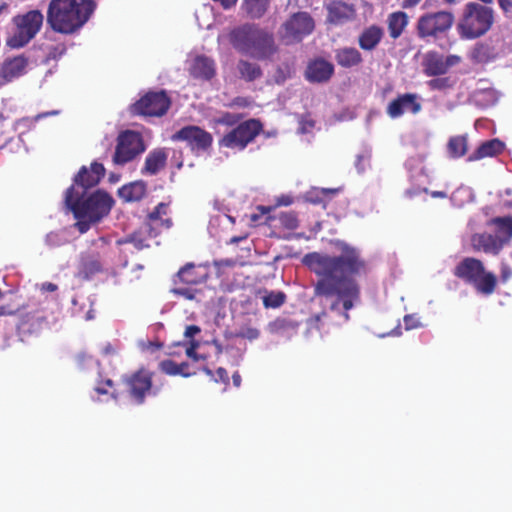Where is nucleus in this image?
Instances as JSON below:
<instances>
[{
  "mask_svg": "<svg viewBox=\"0 0 512 512\" xmlns=\"http://www.w3.org/2000/svg\"><path fill=\"white\" fill-rule=\"evenodd\" d=\"M189 367H190V365L187 362H182V363L178 364V370H179L178 375H181L182 377H190L192 375H195L196 372L195 371L191 372L189 370Z\"/></svg>",
  "mask_w": 512,
  "mask_h": 512,
  "instance_id": "603ef678",
  "label": "nucleus"
},
{
  "mask_svg": "<svg viewBox=\"0 0 512 512\" xmlns=\"http://www.w3.org/2000/svg\"><path fill=\"white\" fill-rule=\"evenodd\" d=\"M168 155L164 148H156L146 156L144 166L141 169L143 175H156L165 168Z\"/></svg>",
  "mask_w": 512,
  "mask_h": 512,
  "instance_id": "b1692460",
  "label": "nucleus"
},
{
  "mask_svg": "<svg viewBox=\"0 0 512 512\" xmlns=\"http://www.w3.org/2000/svg\"><path fill=\"white\" fill-rule=\"evenodd\" d=\"M420 97L415 93L399 94L386 108V113L391 119H396L405 113L417 114L421 111Z\"/></svg>",
  "mask_w": 512,
  "mask_h": 512,
  "instance_id": "a211bd4d",
  "label": "nucleus"
},
{
  "mask_svg": "<svg viewBox=\"0 0 512 512\" xmlns=\"http://www.w3.org/2000/svg\"><path fill=\"white\" fill-rule=\"evenodd\" d=\"M489 224L496 227L498 234L496 237L504 241V245L509 243L512 239V217H495L490 220Z\"/></svg>",
  "mask_w": 512,
  "mask_h": 512,
  "instance_id": "72a5a7b5",
  "label": "nucleus"
},
{
  "mask_svg": "<svg viewBox=\"0 0 512 512\" xmlns=\"http://www.w3.org/2000/svg\"><path fill=\"white\" fill-rule=\"evenodd\" d=\"M498 3L505 14L512 13V0H498Z\"/></svg>",
  "mask_w": 512,
  "mask_h": 512,
  "instance_id": "4d7b16f0",
  "label": "nucleus"
},
{
  "mask_svg": "<svg viewBox=\"0 0 512 512\" xmlns=\"http://www.w3.org/2000/svg\"><path fill=\"white\" fill-rule=\"evenodd\" d=\"M471 243L474 250L492 255H498L504 247V241L488 233L474 234Z\"/></svg>",
  "mask_w": 512,
  "mask_h": 512,
  "instance_id": "4be33fe9",
  "label": "nucleus"
},
{
  "mask_svg": "<svg viewBox=\"0 0 512 512\" xmlns=\"http://www.w3.org/2000/svg\"><path fill=\"white\" fill-rule=\"evenodd\" d=\"M173 141H184L192 150H207L213 142L212 135L199 126L189 125L172 135Z\"/></svg>",
  "mask_w": 512,
  "mask_h": 512,
  "instance_id": "dca6fc26",
  "label": "nucleus"
},
{
  "mask_svg": "<svg viewBox=\"0 0 512 512\" xmlns=\"http://www.w3.org/2000/svg\"><path fill=\"white\" fill-rule=\"evenodd\" d=\"M207 376H209L212 380L214 378V373L213 371L207 367V366H203L202 369H201Z\"/></svg>",
  "mask_w": 512,
  "mask_h": 512,
  "instance_id": "338daca9",
  "label": "nucleus"
},
{
  "mask_svg": "<svg viewBox=\"0 0 512 512\" xmlns=\"http://www.w3.org/2000/svg\"><path fill=\"white\" fill-rule=\"evenodd\" d=\"M189 70L190 74L194 78L210 80L215 75V63L207 56H196L193 59Z\"/></svg>",
  "mask_w": 512,
  "mask_h": 512,
  "instance_id": "cd10ccee",
  "label": "nucleus"
},
{
  "mask_svg": "<svg viewBox=\"0 0 512 512\" xmlns=\"http://www.w3.org/2000/svg\"><path fill=\"white\" fill-rule=\"evenodd\" d=\"M468 138L464 135L453 136L447 143V151L451 158H460L467 153Z\"/></svg>",
  "mask_w": 512,
  "mask_h": 512,
  "instance_id": "f704fd0d",
  "label": "nucleus"
},
{
  "mask_svg": "<svg viewBox=\"0 0 512 512\" xmlns=\"http://www.w3.org/2000/svg\"><path fill=\"white\" fill-rule=\"evenodd\" d=\"M152 376L153 373L145 368L122 376L125 391L135 404L141 405L145 402L147 394L152 389Z\"/></svg>",
  "mask_w": 512,
  "mask_h": 512,
  "instance_id": "2eb2a0df",
  "label": "nucleus"
},
{
  "mask_svg": "<svg viewBox=\"0 0 512 512\" xmlns=\"http://www.w3.org/2000/svg\"><path fill=\"white\" fill-rule=\"evenodd\" d=\"M232 381H233L234 386L240 387L242 380H241V376L238 372L233 373Z\"/></svg>",
  "mask_w": 512,
  "mask_h": 512,
  "instance_id": "0e129e2a",
  "label": "nucleus"
},
{
  "mask_svg": "<svg viewBox=\"0 0 512 512\" xmlns=\"http://www.w3.org/2000/svg\"><path fill=\"white\" fill-rule=\"evenodd\" d=\"M278 203L280 205L288 206V205H290L292 203V200L288 196L287 197H282V198L279 199Z\"/></svg>",
  "mask_w": 512,
  "mask_h": 512,
  "instance_id": "69168bd1",
  "label": "nucleus"
},
{
  "mask_svg": "<svg viewBox=\"0 0 512 512\" xmlns=\"http://www.w3.org/2000/svg\"><path fill=\"white\" fill-rule=\"evenodd\" d=\"M249 103H250L249 100L244 97H236L232 102L233 105H236L239 107H247L249 105Z\"/></svg>",
  "mask_w": 512,
  "mask_h": 512,
  "instance_id": "052dcab7",
  "label": "nucleus"
},
{
  "mask_svg": "<svg viewBox=\"0 0 512 512\" xmlns=\"http://www.w3.org/2000/svg\"><path fill=\"white\" fill-rule=\"evenodd\" d=\"M493 20L491 8L478 3H468L458 23L459 35L462 39H476L488 32Z\"/></svg>",
  "mask_w": 512,
  "mask_h": 512,
  "instance_id": "423d86ee",
  "label": "nucleus"
},
{
  "mask_svg": "<svg viewBox=\"0 0 512 512\" xmlns=\"http://www.w3.org/2000/svg\"><path fill=\"white\" fill-rule=\"evenodd\" d=\"M314 28L315 22L309 13L297 12L282 24L280 37L287 45L298 43L310 35Z\"/></svg>",
  "mask_w": 512,
  "mask_h": 512,
  "instance_id": "ddd939ff",
  "label": "nucleus"
},
{
  "mask_svg": "<svg viewBox=\"0 0 512 512\" xmlns=\"http://www.w3.org/2000/svg\"><path fill=\"white\" fill-rule=\"evenodd\" d=\"M236 261L233 259H221L214 261V266L217 268L218 275L221 273L222 269L225 267H234Z\"/></svg>",
  "mask_w": 512,
  "mask_h": 512,
  "instance_id": "09e8293b",
  "label": "nucleus"
},
{
  "mask_svg": "<svg viewBox=\"0 0 512 512\" xmlns=\"http://www.w3.org/2000/svg\"><path fill=\"white\" fill-rule=\"evenodd\" d=\"M335 61L343 68H352L362 63L361 53L354 47H344L335 50Z\"/></svg>",
  "mask_w": 512,
  "mask_h": 512,
  "instance_id": "c85d7f7f",
  "label": "nucleus"
},
{
  "mask_svg": "<svg viewBox=\"0 0 512 512\" xmlns=\"http://www.w3.org/2000/svg\"><path fill=\"white\" fill-rule=\"evenodd\" d=\"M263 131L259 119L251 118L238 123L236 127L224 134L218 141L220 148L243 151Z\"/></svg>",
  "mask_w": 512,
  "mask_h": 512,
  "instance_id": "6e6552de",
  "label": "nucleus"
},
{
  "mask_svg": "<svg viewBox=\"0 0 512 512\" xmlns=\"http://www.w3.org/2000/svg\"><path fill=\"white\" fill-rule=\"evenodd\" d=\"M453 81L450 77H437L427 82L431 90L444 91L453 87Z\"/></svg>",
  "mask_w": 512,
  "mask_h": 512,
  "instance_id": "58836bf2",
  "label": "nucleus"
},
{
  "mask_svg": "<svg viewBox=\"0 0 512 512\" xmlns=\"http://www.w3.org/2000/svg\"><path fill=\"white\" fill-rule=\"evenodd\" d=\"M334 74V65L323 59L316 58L310 61L305 71V78L310 83H326Z\"/></svg>",
  "mask_w": 512,
  "mask_h": 512,
  "instance_id": "aec40b11",
  "label": "nucleus"
},
{
  "mask_svg": "<svg viewBox=\"0 0 512 512\" xmlns=\"http://www.w3.org/2000/svg\"><path fill=\"white\" fill-rule=\"evenodd\" d=\"M173 222L168 217V204L161 202L147 216L145 226L152 231V236H158L163 230L172 227Z\"/></svg>",
  "mask_w": 512,
  "mask_h": 512,
  "instance_id": "412c9836",
  "label": "nucleus"
},
{
  "mask_svg": "<svg viewBox=\"0 0 512 512\" xmlns=\"http://www.w3.org/2000/svg\"><path fill=\"white\" fill-rule=\"evenodd\" d=\"M384 37L382 27L372 24L363 29L358 36V45L364 51H373Z\"/></svg>",
  "mask_w": 512,
  "mask_h": 512,
  "instance_id": "5701e85b",
  "label": "nucleus"
},
{
  "mask_svg": "<svg viewBox=\"0 0 512 512\" xmlns=\"http://www.w3.org/2000/svg\"><path fill=\"white\" fill-rule=\"evenodd\" d=\"M336 192V189H321V191H319L318 193L321 194L322 196H327L328 194H334Z\"/></svg>",
  "mask_w": 512,
  "mask_h": 512,
  "instance_id": "774afa93",
  "label": "nucleus"
},
{
  "mask_svg": "<svg viewBox=\"0 0 512 512\" xmlns=\"http://www.w3.org/2000/svg\"><path fill=\"white\" fill-rule=\"evenodd\" d=\"M340 254L311 252L304 256L303 264L317 277L313 284L314 296L324 308L309 319L311 327L322 329L332 312L344 323L350 320L349 311L361 300L358 278L370 272V265L361 251L344 241L336 242Z\"/></svg>",
  "mask_w": 512,
  "mask_h": 512,
  "instance_id": "f257e3e1",
  "label": "nucleus"
},
{
  "mask_svg": "<svg viewBox=\"0 0 512 512\" xmlns=\"http://www.w3.org/2000/svg\"><path fill=\"white\" fill-rule=\"evenodd\" d=\"M106 169L100 162L93 161L90 166H82L73 178L72 185L66 190L65 195L71 199L75 194H86L88 190L97 186L104 178Z\"/></svg>",
  "mask_w": 512,
  "mask_h": 512,
  "instance_id": "4468645a",
  "label": "nucleus"
},
{
  "mask_svg": "<svg viewBox=\"0 0 512 512\" xmlns=\"http://www.w3.org/2000/svg\"><path fill=\"white\" fill-rule=\"evenodd\" d=\"M207 277V273L201 270V266L187 263L174 276V287L171 289V292L176 296L192 300L198 292L194 286L205 282Z\"/></svg>",
  "mask_w": 512,
  "mask_h": 512,
  "instance_id": "1a4fd4ad",
  "label": "nucleus"
},
{
  "mask_svg": "<svg viewBox=\"0 0 512 512\" xmlns=\"http://www.w3.org/2000/svg\"><path fill=\"white\" fill-rule=\"evenodd\" d=\"M214 2H219L220 5L224 8V9H229L231 8L232 6H234L237 2V0H213Z\"/></svg>",
  "mask_w": 512,
  "mask_h": 512,
  "instance_id": "680f3d73",
  "label": "nucleus"
},
{
  "mask_svg": "<svg viewBox=\"0 0 512 512\" xmlns=\"http://www.w3.org/2000/svg\"><path fill=\"white\" fill-rule=\"evenodd\" d=\"M96 7L94 0H51L46 21L54 32L71 35L89 21Z\"/></svg>",
  "mask_w": 512,
  "mask_h": 512,
  "instance_id": "f03ea898",
  "label": "nucleus"
},
{
  "mask_svg": "<svg viewBox=\"0 0 512 512\" xmlns=\"http://www.w3.org/2000/svg\"><path fill=\"white\" fill-rule=\"evenodd\" d=\"M102 271V264L98 257L88 256L84 258L80 265V274L85 279H90Z\"/></svg>",
  "mask_w": 512,
  "mask_h": 512,
  "instance_id": "c9c22d12",
  "label": "nucleus"
},
{
  "mask_svg": "<svg viewBox=\"0 0 512 512\" xmlns=\"http://www.w3.org/2000/svg\"><path fill=\"white\" fill-rule=\"evenodd\" d=\"M404 325L407 330L414 329L419 327L420 323L418 318H416L414 315H405L404 316Z\"/></svg>",
  "mask_w": 512,
  "mask_h": 512,
  "instance_id": "3c124183",
  "label": "nucleus"
},
{
  "mask_svg": "<svg viewBox=\"0 0 512 512\" xmlns=\"http://www.w3.org/2000/svg\"><path fill=\"white\" fill-rule=\"evenodd\" d=\"M114 387V382L110 378L103 379L101 376L97 380L95 391L99 395H105L109 393V390Z\"/></svg>",
  "mask_w": 512,
  "mask_h": 512,
  "instance_id": "c03bdc74",
  "label": "nucleus"
},
{
  "mask_svg": "<svg viewBox=\"0 0 512 512\" xmlns=\"http://www.w3.org/2000/svg\"><path fill=\"white\" fill-rule=\"evenodd\" d=\"M328 21L334 24L342 23L352 19L355 15L353 5L340 0L332 1L328 6Z\"/></svg>",
  "mask_w": 512,
  "mask_h": 512,
  "instance_id": "bb28decb",
  "label": "nucleus"
},
{
  "mask_svg": "<svg viewBox=\"0 0 512 512\" xmlns=\"http://www.w3.org/2000/svg\"><path fill=\"white\" fill-rule=\"evenodd\" d=\"M159 368L167 375L176 376L179 374L178 364L171 359L161 361L159 363Z\"/></svg>",
  "mask_w": 512,
  "mask_h": 512,
  "instance_id": "37998d69",
  "label": "nucleus"
},
{
  "mask_svg": "<svg viewBox=\"0 0 512 512\" xmlns=\"http://www.w3.org/2000/svg\"><path fill=\"white\" fill-rule=\"evenodd\" d=\"M146 150L144 139L139 132L125 130L117 137L112 161L115 165H125Z\"/></svg>",
  "mask_w": 512,
  "mask_h": 512,
  "instance_id": "9d476101",
  "label": "nucleus"
},
{
  "mask_svg": "<svg viewBox=\"0 0 512 512\" xmlns=\"http://www.w3.org/2000/svg\"><path fill=\"white\" fill-rule=\"evenodd\" d=\"M216 375H217V377H214L213 381L221 382V383H223L225 385L229 384V376H228V373H227L225 368L219 367L216 370Z\"/></svg>",
  "mask_w": 512,
  "mask_h": 512,
  "instance_id": "8fccbe9b",
  "label": "nucleus"
},
{
  "mask_svg": "<svg viewBox=\"0 0 512 512\" xmlns=\"http://www.w3.org/2000/svg\"><path fill=\"white\" fill-rule=\"evenodd\" d=\"M260 336V331L257 328L245 326L236 332L235 337L248 339L250 341L257 339Z\"/></svg>",
  "mask_w": 512,
  "mask_h": 512,
  "instance_id": "79ce46f5",
  "label": "nucleus"
},
{
  "mask_svg": "<svg viewBox=\"0 0 512 512\" xmlns=\"http://www.w3.org/2000/svg\"><path fill=\"white\" fill-rule=\"evenodd\" d=\"M408 15L403 11L393 12L388 15L387 25L392 39L399 38L408 25Z\"/></svg>",
  "mask_w": 512,
  "mask_h": 512,
  "instance_id": "c756f323",
  "label": "nucleus"
},
{
  "mask_svg": "<svg viewBox=\"0 0 512 512\" xmlns=\"http://www.w3.org/2000/svg\"><path fill=\"white\" fill-rule=\"evenodd\" d=\"M65 203L77 220L76 229L81 233H86L92 225L99 223L103 218L109 215L113 205V197L102 189H97L88 194H75L69 199L65 195Z\"/></svg>",
  "mask_w": 512,
  "mask_h": 512,
  "instance_id": "7ed1b4c3",
  "label": "nucleus"
},
{
  "mask_svg": "<svg viewBox=\"0 0 512 512\" xmlns=\"http://www.w3.org/2000/svg\"><path fill=\"white\" fill-rule=\"evenodd\" d=\"M422 0H402L401 7L411 9L416 7Z\"/></svg>",
  "mask_w": 512,
  "mask_h": 512,
  "instance_id": "bf43d9fd",
  "label": "nucleus"
},
{
  "mask_svg": "<svg viewBox=\"0 0 512 512\" xmlns=\"http://www.w3.org/2000/svg\"><path fill=\"white\" fill-rule=\"evenodd\" d=\"M460 61L461 57L457 55L444 57L438 52L430 51L423 58V72L428 77L441 76L446 74L451 67L459 64Z\"/></svg>",
  "mask_w": 512,
  "mask_h": 512,
  "instance_id": "f3484780",
  "label": "nucleus"
},
{
  "mask_svg": "<svg viewBox=\"0 0 512 512\" xmlns=\"http://www.w3.org/2000/svg\"><path fill=\"white\" fill-rule=\"evenodd\" d=\"M201 332V329L197 325H188L185 329L184 336L186 338H194L197 334Z\"/></svg>",
  "mask_w": 512,
  "mask_h": 512,
  "instance_id": "864d4df0",
  "label": "nucleus"
},
{
  "mask_svg": "<svg viewBox=\"0 0 512 512\" xmlns=\"http://www.w3.org/2000/svg\"><path fill=\"white\" fill-rule=\"evenodd\" d=\"M271 0H244L242 10L251 19H260L267 12Z\"/></svg>",
  "mask_w": 512,
  "mask_h": 512,
  "instance_id": "473e14b6",
  "label": "nucleus"
},
{
  "mask_svg": "<svg viewBox=\"0 0 512 512\" xmlns=\"http://www.w3.org/2000/svg\"><path fill=\"white\" fill-rule=\"evenodd\" d=\"M430 195L433 198H441V199H444V198L448 197V195H447V193L445 191H431Z\"/></svg>",
  "mask_w": 512,
  "mask_h": 512,
  "instance_id": "e2e57ef3",
  "label": "nucleus"
},
{
  "mask_svg": "<svg viewBox=\"0 0 512 512\" xmlns=\"http://www.w3.org/2000/svg\"><path fill=\"white\" fill-rule=\"evenodd\" d=\"M504 148V143L497 138L487 140L481 143L479 147L468 156L467 161L475 162L487 157H495L501 154Z\"/></svg>",
  "mask_w": 512,
  "mask_h": 512,
  "instance_id": "393cba45",
  "label": "nucleus"
},
{
  "mask_svg": "<svg viewBox=\"0 0 512 512\" xmlns=\"http://www.w3.org/2000/svg\"><path fill=\"white\" fill-rule=\"evenodd\" d=\"M453 275L472 285L475 290L483 295H491L497 286L496 276L486 271L483 262L474 257H465L454 268Z\"/></svg>",
  "mask_w": 512,
  "mask_h": 512,
  "instance_id": "39448f33",
  "label": "nucleus"
},
{
  "mask_svg": "<svg viewBox=\"0 0 512 512\" xmlns=\"http://www.w3.org/2000/svg\"><path fill=\"white\" fill-rule=\"evenodd\" d=\"M512 276V269L506 264V263H502L501 265V280L503 282H506L508 281Z\"/></svg>",
  "mask_w": 512,
  "mask_h": 512,
  "instance_id": "5fc2aeb1",
  "label": "nucleus"
},
{
  "mask_svg": "<svg viewBox=\"0 0 512 512\" xmlns=\"http://www.w3.org/2000/svg\"><path fill=\"white\" fill-rule=\"evenodd\" d=\"M22 309V306L17 303H9L6 305H0V316H12L18 313Z\"/></svg>",
  "mask_w": 512,
  "mask_h": 512,
  "instance_id": "49530a36",
  "label": "nucleus"
},
{
  "mask_svg": "<svg viewBox=\"0 0 512 512\" xmlns=\"http://www.w3.org/2000/svg\"><path fill=\"white\" fill-rule=\"evenodd\" d=\"M278 220L284 228L294 230L298 227V218L295 212H283L279 215Z\"/></svg>",
  "mask_w": 512,
  "mask_h": 512,
  "instance_id": "ea45409f",
  "label": "nucleus"
},
{
  "mask_svg": "<svg viewBox=\"0 0 512 512\" xmlns=\"http://www.w3.org/2000/svg\"><path fill=\"white\" fill-rule=\"evenodd\" d=\"M117 193L125 203L138 202L145 197L147 184L143 180L133 181L120 187Z\"/></svg>",
  "mask_w": 512,
  "mask_h": 512,
  "instance_id": "a878e982",
  "label": "nucleus"
},
{
  "mask_svg": "<svg viewBox=\"0 0 512 512\" xmlns=\"http://www.w3.org/2000/svg\"><path fill=\"white\" fill-rule=\"evenodd\" d=\"M43 20L44 16L40 10H30L14 16L12 23L15 30L7 39V45L14 49L26 46L41 30Z\"/></svg>",
  "mask_w": 512,
  "mask_h": 512,
  "instance_id": "0eeeda50",
  "label": "nucleus"
},
{
  "mask_svg": "<svg viewBox=\"0 0 512 512\" xmlns=\"http://www.w3.org/2000/svg\"><path fill=\"white\" fill-rule=\"evenodd\" d=\"M156 237L157 236H152V231L144 225L128 235L124 240L120 241V243H131L137 250H142L148 248L150 246L149 240Z\"/></svg>",
  "mask_w": 512,
  "mask_h": 512,
  "instance_id": "7c9ffc66",
  "label": "nucleus"
},
{
  "mask_svg": "<svg viewBox=\"0 0 512 512\" xmlns=\"http://www.w3.org/2000/svg\"><path fill=\"white\" fill-rule=\"evenodd\" d=\"M237 70L240 78L246 82H253L263 75L261 67L257 63L248 60H239Z\"/></svg>",
  "mask_w": 512,
  "mask_h": 512,
  "instance_id": "2f4dec72",
  "label": "nucleus"
},
{
  "mask_svg": "<svg viewBox=\"0 0 512 512\" xmlns=\"http://www.w3.org/2000/svg\"><path fill=\"white\" fill-rule=\"evenodd\" d=\"M233 48L239 53L256 60H269L278 51L272 33L256 24H243L229 34Z\"/></svg>",
  "mask_w": 512,
  "mask_h": 512,
  "instance_id": "20e7f679",
  "label": "nucleus"
},
{
  "mask_svg": "<svg viewBox=\"0 0 512 512\" xmlns=\"http://www.w3.org/2000/svg\"><path fill=\"white\" fill-rule=\"evenodd\" d=\"M58 286L52 282H44L41 285V290L44 292H55Z\"/></svg>",
  "mask_w": 512,
  "mask_h": 512,
  "instance_id": "13d9d810",
  "label": "nucleus"
},
{
  "mask_svg": "<svg viewBox=\"0 0 512 512\" xmlns=\"http://www.w3.org/2000/svg\"><path fill=\"white\" fill-rule=\"evenodd\" d=\"M29 65V59L25 55L7 57L0 64V85H5L23 76Z\"/></svg>",
  "mask_w": 512,
  "mask_h": 512,
  "instance_id": "6ab92c4d",
  "label": "nucleus"
},
{
  "mask_svg": "<svg viewBox=\"0 0 512 512\" xmlns=\"http://www.w3.org/2000/svg\"><path fill=\"white\" fill-rule=\"evenodd\" d=\"M198 347H199V342L192 339L189 343V347H187V349H186V355L194 361L205 360L206 359L205 355H199L198 353H195V350Z\"/></svg>",
  "mask_w": 512,
  "mask_h": 512,
  "instance_id": "a18cd8bd",
  "label": "nucleus"
},
{
  "mask_svg": "<svg viewBox=\"0 0 512 512\" xmlns=\"http://www.w3.org/2000/svg\"><path fill=\"white\" fill-rule=\"evenodd\" d=\"M454 20V15L447 11L424 14L417 21V35L421 39H436L451 29Z\"/></svg>",
  "mask_w": 512,
  "mask_h": 512,
  "instance_id": "9b49d317",
  "label": "nucleus"
},
{
  "mask_svg": "<svg viewBox=\"0 0 512 512\" xmlns=\"http://www.w3.org/2000/svg\"><path fill=\"white\" fill-rule=\"evenodd\" d=\"M256 210L258 213H252L250 215V221L254 224H257L263 215L268 214L271 211V207L257 206Z\"/></svg>",
  "mask_w": 512,
  "mask_h": 512,
  "instance_id": "de8ad7c7",
  "label": "nucleus"
},
{
  "mask_svg": "<svg viewBox=\"0 0 512 512\" xmlns=\"http://www.w3.org/2000/svg\"><path fill=\"white\" fill-rule=\"evenodd\" d=\"M285 300L286 295L283 292L272 291L263 297V305L266 308H278L284 304Z\"/></svg>",
  "mask_w": 512,
  "mask_h": 512,
  "instance_id": "4c0bfd02",
  "label": "nucleus"
},
{
  "mask_svg": "<svg viewBox=\"0 0 512 512\" xmlns=\"http://www.w3.org/2000/svg\"><path fill=\"white\" fill-rule=\"evenodd\" d=\"M171 106V99L164 90L149 91L130 107L133 115L144 117H161Z\"/></svg>",
  "mask_w": 512,
  "mask_h": 512,
  "instance_id": "f8f14e48",
  "label": "nucleus"
},
{
  "mask_svg": "<svg viewBox=\"0 0 512 512\" xmlns=\"http://www.w3.org/2000/svg\"><path fill=\"white\" fill-rule=\"evenodd\" d=\"M315 122L313 120H302L300 123V132L308 133L314 128Z\"/></svg>",
  "mask_w": 512,
  "mask_h": 512,
  "instance_id": "6e6d98bb",
  "label": "nucleus"
},
{
  "mask_svg": "<svg viewBox=\"0 0 512 512\" xmlns=\"http://www.w3.org/2000/svg\"><path fill=\"white\" fill-rule=\"evenodd\" d=\"M241 118L242 117L239 114L225 112L219 118L215 119V122L221 125L234 126L240 123L239 121L241 120Z\"/></svg>",
  "mask_w": 512,
  "mask_h": 512,
  "instance_id": "a19ab883",
  "label": "nucleus"
},
{
  "mask_svg": "<svg viewBox=\"0 0 512 512\" xmlns=\"http://www.w3.org/2000/svg\"><path fill=\"white\" fill-rule=\"evenodd\" d=\"M298 327V323L288 320L286 318H277L270 322L268 325L271 333L279 334L289 330H295Z\"/></svg>",
  "mask_w": 512,
  "mask_h": 512,
  "instance_id": "e433bc0d",
  "label": "nucleus"
}]
</instances>
